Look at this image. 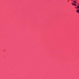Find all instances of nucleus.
Instances as JSON below:
<instances>
[{"label": "nucleus", "mask_w": 79, "mask_h": 79, "mask_svg": "<svg viewBox=\"0 0 79 79\" xmlns=\"http://www.w3.org/2000/svg\"><path fill=\"white\" fill-rule=\"evenodd\" d=\"M71 4L72 5H74V6H77V5L75 3H72Z\"/></svg>", "instance_id": "f257e3e1"}, {"label": "nucleus", "mask_w": 79, "mask_h": 79, "mask_svg": "<svg viewBox=\"0 0 79 79\" xmlns=\"http://www.w3.org/2000/svg\"><path fill=\"white\" fill-rule=\"evenodd\" d=\"M77 12L78 13H79V10H77Z\"/></svg>", "instance_id": "7ed1b4c3"}, {"label": "nucleus", "mask_w": 79, "mask_h": 79, "mask_svg": "<svg viewBox=\"0 0 79 79\" xmlns=\"http://www.w3.org/2000/svg\"><path fill=\"white\" fill-rule=\"evenodd\" d=\"M77 6V7H76L75 8H76V9H79V6Z\"/></svg>", "instance_id": "f03ea898"}, {"label": "nucleus", "mask_w": 79, "mask_h": 79, "mask_svg": "<svg viewBox=\"0 0 79 79\" xmlns=\"http://www.w3.org/2000/svg\"><path fill=\"white\" fill-rule=\"evenodd\" d=\"M73 3H76V1H73Z\"/></svg>", "instance_id": "20e7f679"}]
</instances>
